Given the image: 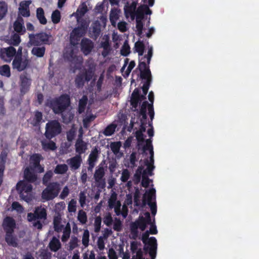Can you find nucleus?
Wrapping results in <instances>:
<instances>
[{
    "label": "nucleus",
    "mask_w": 259,
    "mask_h": 259,
    "mask_svg": "<svg viewBox=\"0 0 259 259\" xmlns=\"http://www.w3.org/2000/svg\"><path fill=\"white\" fill-rule=\"evenodd\" d=\"M13 27L14 30L20 35L23 34L26 31L22 19L21 21L19 20L15 21Z\"/></svg>",
    "instance_id": "nucleus-23"
},
{
    "label": "nucleus",
    "mask_w": 259,
    "mask_h": 259,
    "mask_svg": "<svg viewBox=\"0 0 259 259\" xmlns=\"http://www.w3.org/2000/svg\"><path fill=\"white\" fill-rule=\"evenodd\" d=\"M143 197L146 199L147 201V204L150 205L153 203L152 200L156 199V190L154 188L150 189L149 190L146 192L144 194Z\"/></svg>",
    "instance_id": "nucleus-20"
},
{
    "label": "nucleus",
    "mask_w": 259,
    "mask_h": 259,
    "mask_svg": "<svg viewBox=\"0 0 259 259\" xmlns=\"http://www.w3.org/2000/svg\"><path fill=\"white\" fill-rule=\"evenodd\" d=\"M116 199V194L114 193L111 195L108 200V206L110 208H112L115 206Z\"/></svg>",
    "instance_id": "nucleus-55"
},
{
    "label": "nucleus",
    "mask_w": 259,
    "mask_h": 259,
    "mask_svg": "<svg viewBox=\"0 0 259 259\" xmlns=\"http://www.w3.org/2000/svg\"><path fill=\"white\" fill-rule=\"evenodd\" d=\"M130 174L128 170L126 169H124L122 172L121 176V181L122 182H126L127 181L128 179L130 178Z\"/></svg>",
    "instance_id": "nucleus-60"
},
{
    "label": "nucleus",
    "mask_w": 259,
    "mask_h": 259,
    "mask_svg": "<svg viewBox=\"0 0 259 259\" xmlns=\"http://www.w3.org/2000/svg\"><path fill=\"white\" fill-rule=\"evenodd\" d=\"M99 152L97 148H95L92 150L90 154L88 159V163L89 164L88 169L89 171H91L93 170V169L95 165V163L99 158Z\"/></svg>",
    "instance_id": "nucleus-14"
},
{
    "label": "nucleus",
    "mask_w": 259,
    "mask_h": 259,
    "mask_svg": "<svg viewBox=\"0 0 259 259\" xmlns=\"http://www.w3.org/2000/svg\"><path fill=\"white\" fill-rule=\"evenodd\" d=\"M68 168L66 164H58L56 166L54 172L56 174H64L67 172Z\"/></svg>",
    "instance_id": "nucleus-38"
},
{
    "label": "nucleus",
    "mask_w": 259,
    "mask_h": 259,
    "mask_svg": "<svg viewBox=\"0 0 259 259\" xmlns=\"http://www.w3.org/2000/svg\"><path fill=\"white\" fill-rule=\"evenodd\" d=\"M30 61L28 58L23 59L21 58L19 59H14L12 62L13 68L17 69L20 72L24 70L29 67Z\"/></svg>",
    "instance_id": "nucleus-11"
},
{
    "label": "nucleus",
    "mask_w": 259,
    "mask_h": 259,
    "mask_svg": "<svg viewBox=\"0 0 259 259\" xmlns=\"http://www.w3.org/2000/svg\"><path fill=\"white\" fill-rule=\"evenodd\" d=\"M24 179L25 181L32 183L37 180V175L32 167H27L24 172Z\"/></svg>",
    "instance_id": "nucleus-16"
},
{
    "label": "nucleus",
    "mask_w": 259,
    "mask_h": 259,
    "mask_svg": "<svg viewBox=\"0 0 259 259\" xmlns=\"http://www.w3.org/2000/svg\"><path fill=\"white\" fill-rule=\"evenodd\" d=\"M51 18L53 23H58L61 19V14L60 11L58 10L53 11L52 14Z\"/></svg>",
    "instance_id": "nucleus-46"
},
{
    "label": "nucleus",
    "mask_w": 259,
    "mask_h": 259,
    "mask_svg": "<svg viewBox=\"0 0 259 259\" xmlns=\"http://www.w3.org/2000/svg\"><path fill=\"white\" fill-rule=\"evenodd\" d=\"M130 47L127 41H125L121 49L120 54L122 56L126 57L130 54Z\"/></svg>",
    "instance_id": "nucleus-45"
},
{
    "label": "nucleus",
    "mask_w": 259,
    "mask_h": 259,
    "mask_svg": "<svg viewBox=\"0 0 259 259\" xmlns=\"http://www.w3.org/2000/svg\"><path fill=\"white\" fill-rule=\"evenodd\" d=\"M121 146L120 142H114L111 143L110 148L114 154H117L119 152Z\"/></svg>",
    "instance_id": "nucleus-44"
},
{
    "label": "nucleus",
    "mask_w": 259,
    "mask_h": 259,
    "mask_svg": "<svg viewBox=\"0 0 259 259\" xmlns=\"http://www.w3.org/2000/svg\"><path fill=\"white\" fill-rule=\"evenodd\" d=\"M88 99L87 96L83 95L82 98L79 100L78 112L81 114L84 112L87 103Z\"/></svg>",
    "instance_id": "nucleus-25"
},
{
    "label": "nucleus",
    "mask_w": 259,
    "mask_h": 259,
    "mask_svg": "<svg viewBox=\"0 0 259 259\" xmlns=\"http://www.w3.org/2000/svg\"><path fill=\"white\" fill-rule=\"evenodd\" d=\"M140 77L142 79H145L146 81L149 80L152 82V75L149 66H148L147 69L140 71Z\"/></svg>",
    "instance_id": "nucleus-30"
},
{
    "label": "nucleus",
    "mask_w": 259,
    "mask_h": 259,
    "mask_svg": "<svg viewBox=\"0 0 259 259\" xmlns=\"http://www.w3.org/2000/svg\"><path fill=\"white\" fill-rule=\"evenodd\" d=\"M53 225L54 230L57 233L61 232L64 228V225L61 224V218L59 215L54 218Z\"/></svg>",
    "instance_id": "nucleus-24"
},
{
    "label": "nucleus",
    "mask_w": 259,
    "mask_h": 259,
    "mask_svg": "<svg viewBox=\"0 0 259 259\" xmlns=\"http://www.w3.org/2000/svg\"><path fill=\"white\" fill-rule=\"evenodd\" d=\"M42 120V113L39 111H36L34 112V116L32 118L30 123L35 127L39 126Z\"/></svg>",
    "instance_id": "nucleus-21"
},
{
    "label": "nucleus",
    "mask_w": 259,
    "mask_h": 259,
    "mask_svg": "<svg viewBox=\"0 0 259 259\" xmlns=\"http://www.w3.org/2000/svg\"><path fill=\"white\" fill-rule=\"evenodd\" d=\"M8 12V4L4 1H0V20H2Z\"/></svg>",
    "instance_id": "nucleus-36"
},
{
    "label": "nucleus",
    "mask_w": 259,
    "mask_h": 259,
    "mask_svg": "<svg viewBox=\"0 0 259 259\" xmlns=\"http://www.w3.org/2000/svg\"><path fill=\"white\" fill-rule=\"evenodd\" d=\"M0 74L8 77L10 76V68L8 65L0 66Z\"/></svg>",
    "instance_id": "nucleus-42"
},
{
    "label": "nucleus",
    "mask_w": 259,
    "mask_h": 259,
    "mask_svg": "<svg viewBox=\"0 0 259 259\" xmlns=\"http://www.w3.org/2000/svg\"><path fill=\"white\" fill-rule=\"evenodd\" d=\"M36 17L40 24L43 25L47 24V20L45 16V12L42 8H38L37 9Z\"/></svg>",
    "instance_id": "nucleus-26"
},
{
    "label": "nucleus",
    "mask_w": 259,
    "mask_h": 259,
    "mask_svg": "<svg viewBox=\"0 0 259 259\" xmlns=\"http://www.w3.org/2000/svg\"><path fill=\"white\" fill-rule=\"evenodd\" d=\"M31 79L26 73L20 76V91L21 95H24L30 90Z\"/></svg>",
    "instance_id": "nucleus-9"
},
{
    "label": "nucleus",
    "mask_w": 259,
    "mask_h": 259,
    "mask_svg": "<svg viewBox=\"0 0 259 259\" xmlns=\"http://www.w3.org/2000/svg\"><path fill=\"white\" fill-rule=\"evenodd\" d=\"M42 191L41 198L46 201L53 200L56 197L60 191V185L57 182L50 183Z\"/></svg>",
    "instance_id": "nucleus-6"
},
{
    "label": "nucleus",
    "mask_w": 259,
    "mask_h": 259,
    "mask_svg": "<svg viewBox=\"0 0 259 259\" xmlns=\"http://www.w3.org/2000/svg\"><path fill=\"white\" fill-rule=\"evenodd\" d=\"M81 73L87 81L91 80L93 75V72L91 69L86 70L84 72Z\"/></svg>",
    "instance_id": "nucleus-58"
},
{
    "label": "nucleus",
    "mask_w": 259,
    "mask_h": 259,
    "mask_svg": "<svg viewBox=\"0 0 259 259\" xmlns=\"http://www.w3.org/2000/svg\"><path fill=\"white\" fill-rule=\"evenodd\" d=\"M8 156V153L6 151L3 150L0 154V168L5 169V164Z\"/></svg>",
    "instance_id": "nucleus-41"
},
{
    "label": "nucleus",
    "mask_w": 259,
    "mask_h": 259,
    "mask_svg": "<svg viewBox=\"0 0 259 259\" xmlns=\"http://www.w3.org/2000/svg\"><path fill=\"white\" fill-rule=\"evenodd\" d=\"M140 242L137 241H132L131 243V250L132 253H135L139 249L138 246L141 245Z\"/></svg>",
    "instance_id": "nucleus-62"
},
{
    "label": "nucleus",
    "mask_w": 259,
    "mask_h": 259,
    "mask_svg": "<svg viewBox=\"0 0 259 259\" xmlns=\"http://www.w3.org/2000/svg\"><path fill=\"white\" fill-rule=\"evenodd\" d=\"M42 159V156L39 154H34L30 158V164L33 167L39 165L40 160Z\"/></svg>",
    "instance_id": "nucleus-28"
},
{
    "label": "nucleus",
    "mask_w": 259,
    "mask_h": 259,
    "mask_svg": "<svg viewBox=\"0 0 259 259\" xmlns=\"http://www.w3.org/2000/svg\"><path fill=\"white\" fill-rule=\"evenodd\" d=\"M46 48L42 47H34L31 50V53L37 57H42L45 53Z\"/></svg>",
    "instance_id": "nucleus-33"
},
{
    "label": "nucleus",
    "mask_w": 259,
    "mask_h": 259,
    "mask_svg": "<svg viewBox=\"0 0 259 259\" xmlns=\"http://www.w3.org/2000/svg\"><path fill=\"white\" fill-rule=\"evenodd\" d=\"M151 83V82H150V81L149 80H146L144 83V84L142 88V89L143 93L144 94H145V95H146L147 94Z\"/></svg>",
    "instance_id": "nucleus-64"
},
{
    "label": "nucleus",
    "mask_w": 259,
    "mask_h": 259,
    "mask_svg": "<svg viewBox=\"0 0 259 259\" xmlns=\"http://www.w3.org/2000/svg\"><path fill=\"white\" fill-rule=\"evenodd\" d=\"M62 131V125L58 120H50L46 124L44 136L50 140L61 134Z\"/></svg>",
    "instance_id": "nucleus-4"
},
{
    "label": "nucleus",
    "mask_w": 259,
    "mask_h": 259,
    "mask_svg": "<svg viewBox=\"0 0 259 259\" xmlns=\"http://www.w3.org/2000/svg\"><path fill=\"white\" fill-rule=\"evenodd\" d=\"M21 42V38L19 34L14 33L12 35L10 39L8 40V44L14 46H18Z\"/></svg>",
    "instance_id": "nucleus-34"
},
{
    "label": "nucleus",
    "mask_w": 259,
    "mask_h": 259,
    "mask_svg": "<svg viewBox=\"0 0 259 259\" xmlns=\"http://www.w3.org/2000/svg\"><path fill=\"white\" fill-rule=\"evenodd\" d=\"M76 202L74 199H71L68 205V210L69 212H75L76 210Z\"/></svg>",
    "instance_id": "nucleus-56"
},
{
    "label": "nucleus",
    "mask_w": 259,
    "mask_h": 259,
    "mask_svg": "<svg viewBox=\"0 0 259 259\" xmlns=\"http://www.w3.org/2000/svg\"><path fill=\"white\" fill-rule=\"evenodd\" d=\"M28 183L25 181H20L16 185V189L20 197L27 202L30 200L27 194L31 192L32 190V185Z\"/></svg>",
    "instance_id": "nucleus-8"
},
{
    "label": "nucleus",
    "mask_w": 259,
    "mask_h": 259,
    "mask_svg": "<svg viewBox=\"0 0 259 259\" xmlns=\"http://www.w3.org/2000/svg\"><path fill=\"white\" fill-rule=\"evenodd\" d=\"M149 231H146L142 235V240L145 244L144 250L145 253H148L151 259H155L157 251V240L154 237L149 238Z\"/></svg>",
    "instance_id": "nucleus-3"
},
{
    "label": "nucleus",
    "mask_w": 259,
    "mask_h": 259,
    "mask_svg": "<svg viewBox=\"0 0 259 259\" xmlns=\"http://www.w3.org/2000/svg\"><path fill=\"white\" fill-rule=\"evenodd\" d=\"M90 238V233L88 230L86 229L84 231L82 238V243L85 246L87 247L89 245Z\"/></svg>",
    "instance_id": "nucleus-51"
},
{
    "label": "nucleus",
    "mask_w": 259,
    "mask_h": 259,
    "mask_svg": "<svg viewBox=\"0 0 259 259\" xmlns=\"http://www.w3.org/2000/svg\"><path fill=\"white\" fill-rule=\"evenodd\" d=\"M70 105V96L67 94H62L57 98L48 99L45 103V106L50 108L55 114H62Z\"/></svg>",
    "instance_id": "nucleus-1"
},
{
    "label": "nucleus",
    "mask_w": 259,
    "mask_h": 259,
    "mask_svg": "<svg viewBox=\"0 0 259 259\" xmlns=\"http://www.w3.org/2000/svg\"><path fill=\"white\" fill-rule=\"evenodd\" d=\"M143 166H139L134 175L135 183L138 184L141 181V175H143Z\"/></svg>",
    "instance_id": "nucleus-39"
},
{
    "label": "nucleus",
    "mask_w": 259,
    "mask_h": 259,
    "mask_svg": "<svg viewBox=\"0 0 259 259\" xmlns=\"http://www.w3.org/2000/svg\"><path fill=\"white\" fill-rule=\"evenodd\" d=\"M102 218L100 216H98L95 218L94 223V231L98 233L100 231L101 227Z\"/></svg>",
    "instance_id": "nucleus-52"
},
{
    "label": "nucleus",
    "mask_w": 259,
    "mask_h": 259,
    "mask_svg": "<svg viewBox=\"0 0 259 259\" xmlns=\"http://www.w3.org/2000/svg\"><path fill=\"white\" fill-rule=\"evenodd\" d=\"M105 176V169L103 166H99L94 174V178L98 187L103 189L106 186Z\"/></svg>",
    "instance_id": "nucleus-10"
},
{
    "label": "nucleus",
    "mask_w": 259,
    "mask_h": 259,
    "mask_svg": "<svg viewBox=\"0 0 259 259\" xmlns=\"http://www.w3.org/2000/svg\"><path fill=\"white\" fill-rule=\"evenodd\" d=\"M130 228L131 234L132 235L131 238L134 240H136L139 234V231L138 230L137 227L136 226L135 224H131Z\"/></svg>",
    "instance_id": "nucleus-48"
},
{
    "label": "nucleus",
    "mask_w": 259,
    "mask_h": 259,
    "mask_svg": "<svg viewBox=\"0 0 259 259\" xmlns=\"http://www.w3.org/2000/svg\"><path fill=\"white\" fill-rule=\"evenodd\" d=\"M135 51L138 53L139 56H142L144 54L145 46L143 41H138L135 44Z\"/></svg>",
    "instance_id": "nucleus-32"
},
{
    "label": "nucleus",
    "mask_w": 259,
    "mask_h": 259,
    "mask_svg": "<svg viewBox=\"0 0 259 259\" xmlns=\"http://www.w3.org/2000/svg\"><path fill=\"white\" fill-rule=\"evenodd\" d=\"M34 212L37 220H45L47 218V210L45 208L37 207Z\"/></svg>",
    "instance_id": "nucleus-22"
},
{
    "label": "nucleus",
    "mask_w": 259,
    "mask_h": 259,
    "mask_svg": "<svg viewBox=\"0 0 259 259\" xmlns=\"http://www.w3.org/2000/svg\"><path fill=\"white\" fill-rule=\"evenodd\" d=\"M85 79L81 73L77 74L75 78V85L77 88H82L84 85Z\"/></svg>",
    "instance_id": "nucleus-35"
},
{
    "label": "nucleus",
    "mask_w": 259,
    "mask_h": 259,
    "mask_svg": "<svg viewBox=\"0 0 259 259\" xmlns=\"http://www.w3.org/2000/svg\"><path fill=\"white\" fill-rule=\"evenodd\" d=\"M41 144L43 149L45 150H51L54 151L57 149L56 143L54 141H51V140H49V142L47 143L42 142Z\"/></svg>",
    "instance_id": "nucleus-37"
},
{
    "label": "nucleus",
    "mask_w": 259,
    "mask_h": 259,
    "mask_svg": "<svg viewBox=\"0 0 259 259\" xmlns=\"http://www.w3.org/2000/svg\"><path fill=\"white\" fill-rule=\"evenodd\" d=\"M94 47V42L89 38L84 37L81 40L80 50L84 55L90 54Z\"/></svg>",
    "instance_id": "nucleus-12"
},
{
    "label": "nucleus",
    "mask_w": 259,
    "mask_h": 259,
    "mask_svg": "<svg viewBox=\"0 0 259 259\" xmlns=\"http://www.w3.org/2000/svg\"><path fill=\"white\" fill-rule=\"evenodd\" d=\"M139 93H140V90L138 88H136L134 90L131 95L130 101L131 105L132 106V107L134 108L135 111L137 110V108L140 102Z\"/></svg>",
    "instance_id": "nucleus-18"
},
{
    "label": "nucleus",
    "mask_w": 259,
    "mask_h": 259,
    "mask_svg": "<svg viewBox=\"0 0 259 259\" xmlns=\"http://www.w3.org/2000/svg\"><path fill=\"white\" fill-rule=\"evenodd\" d=\"M150 180L148 177V176L146 175V170H143V175H142V180L141 182V185L142 187L144 188H147L149 186Z\"/></svg>",
    "instance_id": "nucleus-49"
},
{
    "label": "nucleus",
    "mask_w": 259,
    "mask_h": 259,
    "mask_svg": "<svg viewBox=\"0 0 259 259\" xmlns=\"http://www.w3.org/2000/svg\"><path fill=\"white\" fill-rule=\"evenodd\" d=\"M131 224H135L137 227V229L139 228L142 231H144L147 227V225L145 222V218L142 216H140L137 220Z\"/></svg>",
    "instance_id": "nucleus-31"
},
{
    "label": "nucleus",
    "mask_w": 259,
    "mask_h": 259,
    "mask_svg": "<svg viewBox=\"0 0 259 259\" xmlns=\"http://www.w3.org/2000/svg\"><path fill=\"white\" fill-rule=\"evenodd\" d=\"M82 161V160L81 155L77 154L66 160L67 163L69 165L72 170L78 169L80 167Z\"/></svg>",
    "instance_id": "nucleus-13"
},
{
    "label": "nucleus",
    "mask_w": 259,
    "mask_h": 259,
    "mask_svg": "<svg viewBox=\"0 0 259 259\" xmlns=\"http://www.w3.org/2000/svg\"><path fill=\"white\" fill-rule=\"evenodd\" d=\"M52 36L46 32H41L38 33L30 34L29 35V42L33 46H39L41 44L50 45L53 40H50Z\"/></svg>",
    "instance_id": "nucleus-7"
},
{
    "label": "nucleus",
    "mask_w": 259,
    "mask_h": 259,
    "mask_svg": "<svg viewBox=\"0 0 259 259\" xmlns=\"http://www.w3.org/2000/svg\"><path fill=\"white\" fill-rule=\"evenodd\" d=\"M95 118V116H94L93 115H91L84 118L83 119V124L84 127L87 128L89 126L90 123L92 121L94 120Z\"/></svg>",
    "instance_id": "nucleus-61"
},
{
    "label": "nucleus",
    "mask_w": 259,
    "mask_h": 259,
    "mask_svg": "<svg viewBox=\"0 0 259 259\" xmlns=\"http://www.w3.org/2000/svg\"><path fill=\"white\" fill-rule=\"evenodd\" d=\"M103 222L107 226H110L112 225L113 219L110 213H108L104 218Z\"/></svg>",
    "instance_id": "nucleus-63"
},
{
    "label": "nucleus",
    "mask_w": 259,
    "mask_h": 259,
    "mask_svg": "<svg viewBox=\"0 0 259 259\" xmlns=\"http://www.w3.org/2000/svg\"><path fill=\"white\" fill-rule=\"evenodd\" d=\"M146 11H150L147 5H144L139 7L136 12V18L143 19Z\"/></svg>",
    "instance_id": "nucleus-27"
},
{
    "label": "nucleus",
    "mask_w": 259,
    "mask_h": 259,
    "mask_svg": "<svg viewBox=\"0 0 259 259\" xmlns=\"http://www.w3.org/2000/svg\"><path fill=\"white\" fill-rule=\"evenodd\" d=\"M145 164L147 166V168L145 170H146V175L152 176L153 175V170L155 168L154 166L151 164H149L148 159H145Z\"/></svg>",
    "instance_id": "nucleus-54"
},
{
    "label": "nucleus",
    "mask_w": 259,
    "mask_h": 259,
    "mask_svg": "<svg viewBox=\"0 0 259 259\" xmlns=\"http://www.w3.org/2000/svg\"><path fill=\"white\" fill-rule=\"evenodd\" d=\"M3 227L6 232L5 240L9 245L17 247L18 243L14 236V229L16 228V222L11 217H6L3 221Z\"/></svg>",
    "instance_id": "nucleus-2"
},
{
    "label": "nucleus",
    "mask_w": 259,
    "mask_h": 259,
    "mask_svg": "<svg viewBox=\"0 0 259 259\" xmlns=\"http://www.w3.org/2000/svg\"><path fill=\"white\" fill-rule=\"evenodd\" d=\"M77 220L82 224H85L87 222V215L86 212L83 210L78 211Z\"/></svg>",
    "instance_id": "nucleus-43"
},
{
    "label": "nucleus",
    "mask_w": 259,
    "mask_h": 259,
    "mask_svg": "<svg viewBox=\"0 0 259 259\" xmlns=\"http://www.w3.org/2000/svg\"><path fill=\"white\" fill-rule=\"evenodd\" d=\"M63 229V234L61 237V240L63 242H65L68 240L70 236L71 227L69 223H68Z\"/></svg>",
    "instance_id": "nucleus-29"
},
{
    "label": "nucleus",
    "mask_w": 259,
    "mask_h": 259,
    "mask_svg": "<svg viewBox=\"0 0 259 259\" xmlns=\"http://www.w3.org/2000/svg\"><path fill=\"white\" fill-rule=\"evenodd\" d=\"M67 140L68 142H71L74 139L75 136V131L74 129L71 128L66 133Z\"/></svg>",
    "instance_id": "nucleus-57"
},
{
    "label": "nucleus",
    "mask_w": 259,
    "mask_h": 259,
    "mask_svg": "<svg viewBox=\"0 0 259 259\" xmlns=\"http://www.w3.org/2000/svg\"><path fill=\"white\" fill-rule=\"evenodd\" d=\"M82 136V133H80L75 144V151L77 153V155H81V154L84 153L87 149V143L83 141Z\"/></svg>",
    "instance_id": "nucleus-15"
},
{
    "label": "nucleus",
    "mask_w": 259,
    "mask_h": 259,
    "mask_svg": "<svg viewBox=\"0 0 259 259\" xmlns=\"http://www.w3.org/2000/svg\"><path fill=\"white\" fill-rule=\"evenodd\" d=\"M78 239L76 236H72L69 243V250H72L78 247Z\"/></svg>",
    "instance_id": "nucleus-47"
},
{
    "label": "nucleus",
    "mask_w": 259,
    "mask_h": 259,
    "mask_svg": "<svg viewBox=\"0 0 259 259\" xmlns=\"http://www.w3.org/2000/svg\"><path fill=\"white\" fill-rule=\"evenodd\" d=\"M88 25L85 22H82L77 27L74 28L70 34V42L75 46L78 44L81 37L86 33Z\"/></svg>",
    "instance_id": "nucleus-5"
},
{
    "label": "nucleus",
    "mask_w": 259,
    "mask_h": 259,
    "mask_svg": "<svg viewBox=\"0 0 259 259\" xmlns=\"http://www.w3.org/2000/svg\"><path fill=\"white\" fill-rule=\"evenodd\" d=\"M39 256L41 259H51V253L46 249H40L39 250Z\"/></svg>",
    "instance_id": "nucleus-50"
},
{
    "label": "nucleus",
    "mask_w": 259,
    "mask_h": 259,
    "mask_svg": "<svg viewBox=\"0 0 259 259\" xmlns=\"http://www.w3.org/2000/svg\"><path fill=\"white\" fill-rule=\"evenodd\" d=\"M135 137L139 143V145H140L141 143H143L145 141L144 135L143 133H141V131H136L135 132Z\"/></svg>",
    "instance_id": "nucleus-59"
},
{
    "label": "nucleus",
    "mask_w": 259,
    "mask_h": 259,
    "mask_svg": "<svg viewBox=\"0 0 259 259\" xmlns=\"http://www.w3.org/2000/svg\"><path fill=\"white\" fill-rule=\"evenodd\" d=\"M116 125L114 124H111L108 125L104 130L103 134L106 136H111L115 131Z\"/></svg>",
    "instance_id": "nucleus-40"
},
{
    "label": "nucleus",
    "mask_w": 259,
    "mask_h": 259,
    "mask_svg": "<svg viewBox=\"0 0 259 259\" xmlns=\"http://www.w3.org/2000/svg\"><path fill=\"white\" fill-rule=\"evenodd\" d=\"M53 175V172L51 170H49L46 172L42 178V183L44 185H48V182L50 181Z\"/></svg>",
    "instance_id": "nucleus-53"
},
{
    "label": "nucleus",
    "mask_w": 259,
    "mask_h": 259,
    "mask_svg": "<svg viewBox=\"0 0 259 259\" xmlns=\"http://www.w3.org/2000/svg\"><path fill=\"white\" fill-rule=\"evenodd\" d=\"M48 247L53 252H57L61 248V243L59 239L53 236L51 239Z\"/></svg>",
    "instance_id": "nucleus-19"
},
{
    "label": "nucleus",
    "mask_w": 259,
    "mask_h": 259,
    "mask_svg": "<svg viewBox=\"0 0 259 259\" xmlns=\"http://www.w3.org/2000/svg\"><path fill=\"white\" fill-rule=\"evenodd\" d=\"M16 54V50L12 46L2 48L0 51V57L3 59H4L6 57L10 58H12L15 56Z\"/></svg>",
    "instance_id": "nucleus-17"
}]
</instances>
